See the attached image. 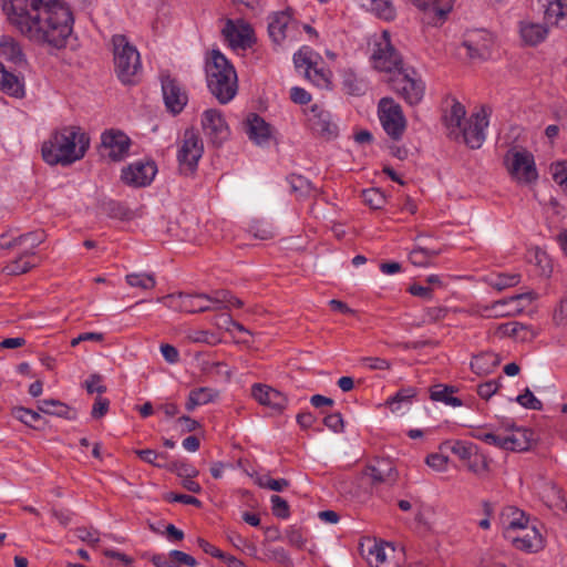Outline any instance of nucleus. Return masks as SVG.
Masks as SVG:
<instances>
[{
	"mask_svg": "<svg viewBox=\"0 0 567 567\" xmlns=\"http://www.w3.org/2000/svg\"><path fill=\"white\" fill-rule=\"evenodd\" d=\"M157 174V166L153 161H136L122 168L121 179L131 187H146L151 185Z\"/></svg>",
	"mask_w": 567,
	"mask_h": 567,
	"instance_id": "obj_12",
	"label": "nucleus"
},
{
	"mask_svg": "<svg viewBox=\"0 0 567 567\" xmlns=\"http://www.w3.org/2000/svg\"><path fill=\"white\" fill-rule=\"evenodd\" d=\"M207 86L219 103L226 104L237 93V74L219 50H212L206 60Z\"/></svg>",
	"mask_w": 567,
	"mask_h": 567,
	"instance_id": "obj_4",
	"label": "nucleus"
},
{
	"mask_svg": "<svg viewBox=\"0 0 567 567\" xmlns=\"http://www.w3.org/2000/svg\"><path fill=\"white\" fill-rule=\"evenodd\" d=\"M291 193L297 197H310L317 195V188L306 177L297 174H291L287 177Z\"/></svg>",
	"mask_w": 567,
	"mask_h": 567,
	"instance_id": "obj_39",
	"label": "nucleus"
},
{
	"mask_svg": "<svg viewBox=\"0 0 567 567\" xmlns=\"http://www.w3.org/2000/svg\"><path fill=\"white\" fill-rule=\"evenodd\" d=\"M516 402L522 406L530 410H542L543 403L533 394V392L527 388L524 393L516 396Z\"/></svg>",
	"mask_w": 567,
	"mask_h": 567,
	"instance_id": "obj_55",
	"label": "nucleus"
},
{
	"mask_svg": "<svg viewBox=\"0 0 567 567\" xmlns=\"http://www.w3.org/2000/svg\"><path fill=\"white\" fill-rule=\"evenodd\" d=\"M507 451L524 452L530 447L533 441V432L524 427H513L506 434Z\"/></svg>",
	"mask_w": 567,
	"mask_h": 567,
	"instance_id": "obj_30",
	"label": "nucleus"
},
{
	"mask_svg": "<svg viewBox=\"0 0 567 567\" xmlns=\"http://www.w3.org/2000/svg\"><path fill=\"white\" fill-rule=\"evenodd\" d=\"M504 165L513 179L529 184L538 178L534 155L527 150H508L504 155Z\"/></svg>",
	"mask_w": 567,
	"mask_h": 567,
	"instance_id": "obj_7",
	"label": "nucleus"
},
{
	"mask_svg": "<svg viewBox=\"0 0 567 567\" xmlns=\"http://www.w3.org/2000/svg\"><path fill=\"white\" fill-rule=\"evenodd\" d=\"M526 327L517 321L502 323L497 327V332L503 337H518Z\"/></svg>",
	"mask_w": 567,
	"mask_h": 567,
	"instance_id": "obj_58",
	"label": "nucleus"
},
{
	"mask_svg": "<svg viewBox=\"0 0 567 567\" xmlns=\"http://www.w3.org/2000/svg\"><path fill=\"white\" fill-rule=\"evenodd\" d=\"M84 386L87 393H99L102 394L106 392V386L102 384V377L100 374H91L87 380L84 382Z\"/></svg>",
	"mask_w": 567,
	"mask_h": 567,
	"instance_id": "obj_60",
	"label": "nucleus"
},
{
	"mask_svg": "<svg viewBox=\"0 0 567 567\" xmlns=\"http://www.w3.org/2000/svg\"><path fill=\"white\" fill-rule=\"evenodd\" d=\"M319 59V54L309 47H302L293 54L296 69L302 71L305 74L310 73V70L315 68Z\"/></svg>",
	"mask_w": 567,
	"mask_h": 567,
	"instance_id": "obj_37",
	"label": "nucleus"
},
{
	"mask_svg": "<svg viewBox=\"0 0 567 567\" xmlns=\"http://www.w3.org/2000/svg\"><path fill=\"white\" fill-rule=\"evenodd\" d=\"M0 90L12 95L21 96L23 94V85L17 75L6 70L0 62Z\"/></svg>",
	"mask_w": 567,
	"mask_h": 567,
	"instance_id": "obj_36",
	"label": "nucleus"
},
{
	"mask_svg": "<svg viewBox=\"0 0 567 567\" xmlns=\"http://www.w3.org/2000/svg\"><path fill=\"white\" fill-rule=\"evenodd\" d=\"M168 556L177 565L182 564V565H186L189 567H195L197 565V561L193 556H190L182 550L173 549L169 551Z\"/></svg>",
	"mask_w": 567,
	"mask_h": 567,
	"instance_id": "obj_62",
	"label": "nucleus"
},
{
	"mask_svg": "<svg viewBox=\"0 0 567 567\" xmlns=\"http://www.w3.org/2000/svg\"><path fill=\"white\" fill-rule=\"evenodd\" d=\"M11 414L28 426H34V424L41 419L37 411L23 406H14L11 410Z\"/></svg>",
	"mask_w": 567,
	"mask_h": 567,
	"instance_id": "obj_50",
	"label": "nucleus"
},
{
	"mask_svg": "<svg viewBox=\"0 0 567 567\" xmlns=\"http://www.w3.org/2000/svg\"><path fill=\"white\" fill-rule=\"evenodd\" d=\"M109 406H110V400L109 399L102 398V396H97L95 399V402H94L92 411H91L92 417L93 419H101L102 416H104L107 413Z\"/></svg>",
	"mask_w": 567,
	"mask_h": 567,
	"instance_id": "obj_63",
	"label": "nucleus"
},
{
	"mask_svg": "<svg viewBox=\"0 0 567 567\" xmlns=\"http://www.w3.org/2000/svg\"><path fill=\"white\" fill-rule=\"evenodd\" d=\"M251 395L259 404L271 409L276 413L284 412L289 403L286 394L267 384L255 383L251 386Z\"/></svg>",
	"mask_w": 567,
	"mask_h": 567,
	"instance_id": "obj_17",
	"label": "nucleus"
},
{
	"mask_svg": "<svg viewBox=\"0 0 567 567\" xmlns=\"http://www.w3.org/2000/svg\"><path fill=\"white\" fill-rule=\"evenodd\" d=\"M272 514L278 518H288L290 516L289 505L286 499L278 495L270 497Z\"/></svg>",
	"mask_w": 567,
	"mask_h": 567,
	"instance_id": "obj_54",
	"label": "nucleus"
},
{
	"mask_svg": "<svg viewBox=\"0 0 567 567\" xmlns=\"http://www.w3.org/2000/svg\"><path fill=\"white\" fill-rule=\"evenodd\" d=\"M125 281L132 288H138L142 290H152L156 286L155 277L151 274L145 272H132L125 276Z\"/></svg>",
	"mask_w": 567,
	"mask_h": 567,
	"instance_id": "obj_46",
	"label": "nucleus"
},
{
	"mask_svg": "<svg viewBox=\"0 0 567 567\" xmlns=\"http://www.w3.org/2000/svg\"><path fill=\"white\" fill-rule=\"evenodd\" d=\"M218 398V391L212 388H197L189 392L185 408L192 412L197 406L208 404Z\"/></svg>",
	"mask_w": 567,
	"mask_h": 567,
	"instance_id": "obj_34",
	"label": "nucleus"
},
{
	"mask_svg": "<svg viewBox=\"0 0 567 567\" xmlns=\"http://www.w3.org/2000/svg\"><path fill=\"white\" fill-rule=\"evenodd\" d=\"M493 41L485 31H477L464 40L463 47L471 59H486L491 55Z\"/></svg>",
	"mask_w": 567,
	"mask_h": 567,
	"instance_id": "obj_22",
	"label": "nucleus"
},
{
	"mask_svg": "<svg viewBox=\"0 0 567 567\" xmlns=\"http://www.w3.org/2000/svg\"><path fill=\"white\" fill-rule=\"evenodd\" d=\"M27 257V255L20 252V256L8 264L3 268V271L10 276H17L29 271L32 268V265L25 259Z\"/></svg>",
	"mask_w": 567,
	"mask_h": 567,
	"instance_id": "obj_51",
	"label": "nucleus"
},
{
	"mask_svg": "<svg viewBox=\"0 0 567 567\" xmlns=\"http://www.w3.org/2000/svg\"><path fill=\"white\" fill-rule=\"evenodd\" d=\"M517 549L537 553L545 546V540L539 529L533 525L524 536L512 537Z\"/></svg>",
	"mask_w": 567,
	"mask_h": 567,
	"instance_id": "obj_29",
	"label": "nucleus"
},
{
	"mask_svg": "<svg viewBox=\"0 0 567 567\" xmlns=\"http://www.w3.org/2000/svg\"><path fill=\"white\" fill-rule=\"evenodd\" d=\"M372 62L377 70L388 73H395L403 68L402 56L392 45L388 31H383L375 41Z\"/></svg>",
	"mask_w": 567,
	"mask_h": 567,
	"instance_id": "obj_10",
	"label": "nucleus"
},
{
	"mask_svg": "<svg viewBox=\"0 0 567 567\" xmlns=\"http://www.w3.org/2000/svg\"><path fill=\"white\" fill-rule=\"evenodd\" d=\"M305 76L319 87H328L330 84L331 72L318 63Z\"/></svg>",
	"mask_w": 567,
	"mask_h": 567,
	"instance_id": "obj_48",
	"label": "nucleus"
},
{
	"mask_svg": "<svg viewBox=\"0 0 567 567\" xmlns=\"http://www.w3.org/2000/svg\"><path fill=\"white\" fill-rule=\"evenodd\" d=\"M365 475L370 477L371 484L378 486L385 484L392 486L399 476V473L389 458H375L365 468Z\"/></svg>",
	"mask_w": 567,
	"mask_h": 567,
	"instance_id": "obj_19",
	"label": "nucleus"
},
{
	"mask_svg": "<svg viewBox=\"0 0 567 567\" xmlns=\"http://www.w3.org/2000/svg\"><path fill=\"white\" fill-rule=\"evenodd\" d=\"M439 255V251L417 247L414 248L409 254V259L412 265L416 267H426L430 265L431 260L434 259Z\"/></svg>",
	"mask_w": 567,
	"mask_h": 567,
	"instance_id": "obj_47",
	"label": "nucleus"
},
{
	"mask_svg": "<svg viewBox=\"0 0 567 567\" xmlns=\"http://www.w3.org/2000/svg\"><path fill=\"white\" fill-rule=\"evenodd\" d=\"M305 115L307 117V123L313 133L328 140L338 135V126L332 121L331 113L322 105H311L305 110Z\"/></svg>",
	"mask_w": 567,
	"mask_h": 567,
	"instance_id": "obj_13",
	"label": "nucleus"
},
{
	"mask_svg": "<svg viewBox=\"0 0 567 567\" xmlns=\"http://www.w3.org/2000/svg\"><path fill=\"white\" fill-rule=\"evenodd\" d=\"M416 389L413 386L402 388L385 401V405L393 413L399 412L402 409H409L413 399L416 396Z\"/></svg>",
	"mask_w": 567,
	"mask_h": 567,
	"instance_id": "obj_33",
	"label": "nucleus"
},
{
	"mask_svg": "<svg viewBox=\"0 0 567 567\" xmlns=\"http://www.w3.org/2000/svg\"><path fill=\"white\" fill-rule=\"evenodd\" d=\"M44 231L35 230L18 236L19 251L31 256L34 249L44 240Z\"/></svg>",
	"mask_w": 567,
	"mask_h": 567,
	"instance_id": "obj_41",
	"label": "nucleus"
},
{
	"mask_svg": "<svg viewBox=\"0 0 567 567\" xmlns=\"http://www.w3.org/2000/svg\"><path fill=\"white\" fill-rule=\"evenodd\" d=\"M501 523L507 537H512L509 535L512 532L528 529V517L525 512L515 506H506L502 509Z\"/></svg>",
	"mask_w": 567,
	"mask_h": 567,
	"instance_id": "obj_27",
	"label": "nucleus"
},
{
	"mask_svg": "<svg viewBox=\"0 0 567 567\" xmlns=\"http://www.w3.org/2000/svg\"><path fill=\"white\" fill-rule=\"evenodd\" d=\"M221 33L229 47L234 50H246L254 43V31L251 27L243 20L234 21L228 19Z\"/></svg>",
	"mask_w": 567,
	"mask_h": 567,
	"instance_id": "obj_15",
	"label": "nucleus"
},
{
	"mask_svg": "<svg viewBox=\"0 0 567 567\" xmlns=\"http://www.w3.org/2000/svg\"><path fill=\"white\" fill-rule=\"evenodd\" d=\"M390 86L406 104L414 106L421 103L425 94V83L412 66H403L390 78Z\"/></svg>",
	"mask_w": 567,
	"mask_h": 567,
	"instance_id": "obj_6",
	"label": "nucleus"
},
{
	"mask_svg": "<svg viewBox=\"0 0 567 567\" xmlns=\"http://www.w3.org/2000/svg\"><path fill=\"white\" fill-rule=\"evenodd\" d=\"M202 128L209 142L220 146L229 136V127L223 113L216 109H208L202 115Z\"/></svg>",
	"mask_w": 567,
	"mask_h": 567,
	"instance_id": "obj_14",
	"label": "nucleus"
},
{
	"mask_svg": "<svg viewBox=\"0 0 567 567\" xmlns=\"http://www.w3.org/2000/svg\"><path fill=\"white\" fill-rule=\"evenodd\" d=\"M365 559L370 567H389L386 549L383 544L374 543L368 548Z\"/></svg>",
	"mask_w": 567,
	"mask_h": 567,
	"instance_id": "obj_45",
	"label": "nucleus"
},
{
	"mask_svg": "<svg viewBox=\"0 0 567 567\" xmlns=\"http://www.w3.org/2000/svg\"><path fill=\"white\" fill-rule=\"evenodd\" d=\"M361 364L371 370H389L391 363L389 360L379 357H364L360 359Z\"/></svg>",
	"mask_w": 567,
	"mask_h": 567,
	"instance_id": "obj_57",
	"label": "nucleus"
},
{
	"mask_svg": "<svg viewBox=\"0 0 567 567\" xmlns=\"http://www.w3.org/2000/svg\"><path fill=\"white\" fill-rule=\"evenodd\" d=\"M89 137L74 126L63 127L42 145V157L49 165H70L81 159L89 147Z\"/></svg>",
	"mask_w": 567,
	"mask_h": 567,
	"instance_id": "obj_3",
	"label": "nucleus"
},
{
	"mask_svg": "<svg viewBox=\"0 0 567 567\" xmlns=\"http://www.w3.org/2000/svg\"><path fill=\"white\" fill-rule=\"evenodd\" d=\"M476 446L477 445L472 442L449 440L440 445V450L443 452H452L454 455H456L461 461L465 463L466 460L471 458V453L474 451Z\"/></svg>",
	"mask_w": 567,
	"mask_h": 567,
	"instance_id": "obj_38",
	"label": "nucleus"
},
{
	"mask_svg": "<svg viewBox=\"0 0 567 567\" xmlns=\"http://www.w3.org/2000/svg\"><path fill=\"white\" fill-rule=\"evenodd\" d=\"M499 386H501L499 380H489L487 382H484V383L477 385V394L482 399L488 400L497 392Z\"/></svg>",
	"mask_w": 567,
	"mask_h": 567,
	"instance_id": "obj_59",
	"label": "nucleus"
},
{
	"mask_svg": "<svg viewBox=\"0 0 567 567\" xmlns=\"http://www.w3.org/2000/svg\"><path fill=\"white\" fill-rule=\"evenodd\" d=\"M378 115L385 133L394 141L400 140L406 128L401 105L392 97H382L378 103Z\"/></svg>",
	"mask_w": 567,
	"mask_h": 567,
	"instance_id": "obj_9",
	"label": "nucleus"
},
{
	"mask_svg": "<svg viewBox=\"0 0 567 567\" xmlns=\"http://www.w3.org/2000/svg\"><path fill=\"white\" fill-rule=\"evenodd\" d=\"M3 10L10 23L38 44L61 49L73 32L74 17L63 0H10Z\"/></svg>",
	"mask_w": 567,
	"mask_h": 567,
	"instance_id": "obj_1",
	"label": "nucleus"
},
{
	"mask_svg": "<svg viewBox=\"0 0 567 567\" xmlns=\"http://www.w3.org/2000/svg\"><path fill=\"white\" fill-rule=\"evenodd\" d=\"M343 90L351 95H362L368 90V82L352 71H346L342 79Z\"/></svg>",
	"mask_w": 567,
	"mask_h": 567,
	"instance_id": "obj_40",
	"label": "nucleus"
},
{
	"mask_svg": "<svg viewBox=\"0 0 567 567\" xmlns=\"http://www.w3.org/2000/svg\"><path fill=\"white\" fill-rule=\"evenodd\" d=\"M520 281L519 274H498L494 279H492L491 285L493 288L497 290H504L509 287H514L518 285Z\"/></svg>",
	"mask_w": 567,
	"mask_h": 567,
	"instance_id": "obj_52",
	"label": "nucleus"
},
{
	"mask_svg": "<svg viewBox=\"0 0 567 567\" xmlns=\"http://www.w3.org/2000/svg\"><path fill=\"white\" fill-rule=\"evenodd\" d=\"M135 454L143 462L151 464L153 466L159 467V468L167 470L168 464L171 462L169 455L166 452H156L151 449H145V450H136Z\"/></svg>",
	"mask_w": 567,
	"mask_h": 567,
	"instance_id": "obj_42",
	"label": "nucleus"
},
{
	"mask_svg": "<svg viewBox=\"0 0 567 567\" xmlns=\"http://www.w3.org/2000/svg\"><path fill=\"white\" fill-rule=\"evenodd\" d=\"M167 470L182 478L196 477L198 475V471L192 464L178 460H171Z\"/></svg>",
	"mask_w": 567,
	"mask_h": 567,
	"instance_id": "obj_49",
	"label": "nucleus"
},
{
	"mask_svg": "<svg viewBox=\"0 0 567 567\" xmlns=\"http://www.w3.org/2000/svg\"><path fill=\"white\" fill-rule=\"evenodd\" d=\"M290 99L296 104L306 105L311 101V94L302 87L293 86L290 90Z\"/></svg>",
	"mask_w": 567,
	"mask_h": 567,
	"instance_id": "obj_64",
	"label": "nucleus"
},
{
	"mask_svg": "<svg viewBox=\"0 0 567 567\" xmlns=\"http://www.w3.org/2000/svg\"><path fill=\"white\" fill-rule=\"evenodd\" d=\"M553 179L567 192V162L551 165Z\"/></svg>",
	"mask_w": 567,
	"mask_h": 567,
	"instance_id": "obj_56",
	"label": "nucleus"
},
{
	"mask_svg": "<svg viewBox=\"0 0 567 567\" xmlns=\"http://www.w3.org/2000/svg\"><path fill=\"white\" fill-rule=\"evenodd\" d=\"M38 409L42 413L64 417L66 420H74L76 417V412L74 409H71L65 403L54 399H44L38 401Z\"/></svg>",
	"mask_w": 567,
	"mask_h": 567,
	"instance_id": "obj_31",
	"label": "nucleus"
},
{
	"mask_svg": "<svg viewBox=\"0 0 567 567\" xmlns=\"http://www.w3.org/2000/svg\"><path fill=\"white\" fill-rule=\"evenodd\" d=\"M549 33L548 25L544 22H534L529 20L519 22V34L523 42L528 47H537L543 43Z\"/></svg>",
	"mask_w": 567,
	"mask_h": 567,
	"instance_id": "obj_25",
	"label": "nucleus"
},
{
	"mask_svg": "<svg viewBox=\"0 0 567 567\" xmlns=\"http://www.w3.org/2000/svg\"><path fill=\"white\" fill-rule=\"evenodd\" d=\"M447 309L445 307L436 306L427 308L423 316V321L433 323L439 320H442L446 317Z\"/></svg>",
	"mask_w": 567,
	"mask_h": 567,
	"instance_id": "obj_61",
	"label": "nucleus"
},
{
	"mask_svg": "<svg viewBox=\"0 0 567 567\" xmlns=\"http://www.w3.org/2000/svg\"><path fill=\"white\" fill-rule=\"evenodd\" d=\"M415 7L420 10L426 11L432 10L437 18L439 21L445 20L446 16L452 10V4L450 2H445L444 4L440 3V0H410Z\"/></svg>",
	"mask_w": 567,
	"mask_h": 567,
	"instance_id": "obj_43",
	"label": "nucleus"
},
{
	"mask_svg": "<svg viewBox=\"0 0 567 567\" xmlns=\"http://www.w3.org/2000/svg\"><path fill=\"white\" fill-rule=\"evenodd\" d=\"M363 199L373 209H381L385 204V196L378 188L364 190Z\"/></svg>",
	"mask_w": 567,
	"mask_h": 567,
	"instance_id": "obj_53",
	"label": "nucleus"
},
{
	"mask_svg": "<svg viewBox=\"0 0 567 567\" xmlns=\"http://www.w3.org/2000/svg\"><path fill=\"white\" fill-rule=\"evenodd\" d=\"M0 58L17 68H25L28 64L24 45L12 35L0 37Z\"/></svg>",
	"mask_w": 567,
	"mask_h": 567,
	"instance_id": "obj_20",
	"label": "nucleus"
},
{
	"mask_svg": "<svg viewBox=\"0 0 567 567\" xmlns=\"http://www.w3.org/2000/svg\"><path fill=\"white\" fill-rule=\"evenodd\" d=\"M296 24L286 11L276 12L269 17L268 32L274 42L280 43L290 34V29Z\"/></svg>",
	"mask_w": 567,
	"mask_h": 567,
	"instance_id": "obj_24",
	"label": "nucleus"
},
{
	"mask_svg": "<svg viewBox=\"0 0 567 567\" xmlns=\"http://www.w3.org/2000/svg\"><path fill=\"white\" fill-rule=\"evenodd\" d=\"M112 43L114 70L118 80L125 85L135 84L142 70L138 51L122 34L113 35Z\"/></svg>",
	"mask_w": 567,
	"mask_h": 567,
	"instance_id": "obj_5",
	"label": "nucleus"
},
{
	"mask_svg": "<svg viewBox=\"0 0 567 567\" xmlns=\"http://www.w3.org/2000/svg\"><path fill=\"white\" fill-rule=\"evenodd\" d=\"M131 138L121 130L109 128L101 134L100 154L112 162L123 161L130 152Z\"/></svg>",
	"mask_w": 567,
	"mask_h": 567,
	"instance_id": "obj_11",
	"label": "nucleus"
},
{
	"mask_svg": "<svg viewBox=\"0 0 567 567\" xmlns=\"http://www.w3.org/2000/svg\"><path fill=\"white\" fill-rule=\"evenodd\" d=\"M544 11V22L548 28L564 29L567 27V0H540Z\"/></svg>",
	"mask_w": 567,
	"mask_h": 567,
	"instance_id": "obj_23",
	"label": "nucleus"
},
{
	"mask_svg": "<svg viewBox=\"0 0 567 567\" xmlns=\"http://www.w3.org/2000/svg\"><path fill=\"white\" fill-rule=\"evenodd\" d=\"M532 300V292L515 295L509 298H504L484 307L485 317L487 318H502L512 317L520 313L523 307L519 305L522 300Z\"/></svg>",
	"mask_w": 567,
	"mask_h": 567,
	"instance_id": "obj_18",
	"label": "nucleus"
},
{
	"mask_svg": "<svg viewBox=\"0 0 567 567\" xmlns=\"http://www.w3.org/2000/svg\"><path fill=\"white\" fill-rule=\"evenodd\" d=\"M465 464L467 470L476 475H482L489 471V460L478 446L474 449L471 453V458L466 460Z\"/></svg>",
	"mask_w": 567,
	"mask_h": 567,
	"instance_id": "obj_44",
	"label": "nucleus"
},
{
	"mask_svg": "<svg viewBox=\"0 0 567 567\" xmlns=\"http://www.w3.org/2000/svg\"><path fill=\"white\" fill-rule=\"evenodd\" d=\"M501 363L497 353L485 351L474 355L471 360V369L476 374H488Z\"/></svg>",
	"mask_w": 567,
	"mask_h": 567,
	"instance_id": "obj_32",
	"label": "nucleus"
},
{
	"mask_svg": "<svg viewBox=\"0 0 567 567\" xmlns=\"http://www.w3.org/2000/svg\"><path fill=\"white\" fill-rule=\"evenodd\" d=\"M204 154V143L198 133L187 128L177 151L178 169L185 176L193 175L198 167V162Z\"/></svg>",
	"mask_w": 567,
	"mask_h": 567,
	"instance_id": "obj_8",
	"label": "nucleus"
},
{
	"mask_svg": "<svg viewBox=\"0 0 567 567\" xmlns=\"http://www.w3.org/2000/svg\"><path fill=\"white\" fill-rule=\"evenodd\" d=\"M157 301L169 309L187 313L229 310L244 306L243 300L224 289L215 290L212 293H171L158 298Z\"/></svg>",
	"mask_w": 567,
	"mask_h": 567,
	"instance_id": "obj_2",
	"label": "nucleus"
},
{
	"mask_svg": "<svg viewBox=\"0 0 567 567\" xmlns=\"http://www.w3.org/2000/svg\"><path fill=\"white\" fill-rule=\"evenodd\" d=\"M455 389L445 384H435L430 390V398L433 401L442 402L446 405L457 408L462 406L461 399L454 396Z\"/></svg>",
	"mask_w": 567,
	"mask_h": 567,
	"instance_id": "obj_35",
	"label": "nucleus"
},
{
	"mask_svg": "<svg viewBox=\"0 0 567 567\" xmlns=\"http://www.w3.org/2000/svg\"><path fill=\"white\" fill-rule=\"evenodd\" d=\"M465 114L464 106L460 102L454 101L449 113L444 115V123L450 138L460 141Z\"/></svg>",
	"mask_w": 567,
	"mask_h": 567,
	"instance_id": "obj_28",
	"label": "nucleus"
},
{
	"mask_svg": "<svg viewBox=\"0 0 567 567\" xmlns=\"http://www.w3.org/2000/svg\"><path fill=\"white\" fill-rule=\"evenodd\" d=\"M245 132L248 137L257 145L267 143L270 138V126L269 124L258 114L250 113L245 123Z\"/></svg>",
	"mask_w": 567,
	"mask_h": 567,
	"instance_id": "obj_26",
	"label": "nucleus"
},
{
	"mask_svg": "<svg viewBox=\"0 0 567 567\" xmlns=\"http://www.w3.org/2000/svg\"><path fill=\"white\" fill-rule=\"evenodd\" d=\"M162 91L165 105L173 114H178L183 111L187 103V95L177 82L173 79L166 78L162 81Z\"/></svg>",
	"mask_w": 567,
	"mask_h": 567,
	"instance_id": "obj_21",
	"label": "nucleus"
},
{
	"mask_svg": "<svg viewBox=\"0 0 567 567\" xmlns=\"http://www.w3.org/2000/svg\"><path fill=\"white\" fill-rule=\"evenodd\" d=\"M487 126V114L482 110L468 118L461 131L460 140L473 150L480 148L485 141V130Z\"/></svg>",
	"mask_w": 567,
	"mask_h": 567,
	"instance_id": "obj_16",
	"label": "nucleus"
}]
</instances>
